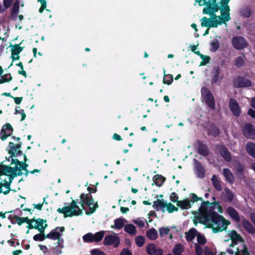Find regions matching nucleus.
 I'll list each match as a JSON object with an SVG mask.
<instances>
[{
  "instance_id": "obj_21",
  "label": "nucleus",
  "mask_w": 255,
  "mask_h": 255,
  "mask_svg": "<svg viewBox=\"0 0 255 255\" xmlns=\"http://www.w3.org/2000/svg\"><path fill=\"white\" fill-rule=\"evenodd\" d=\"M229 236L232 242L234 244H237L238 242L242 243L244 242V239L236 231L233 230L230 231Z\"/></svg>"
},
{
  "instance_id": "obj_55",
  "label": "nucleus",
  "mask_w": 255,
  "mask_h": 255,
  "mask_svg": "<svg viewBox=\"0 0 255 255\" xmlns=\"http://www.w3.org/2000/svg\"><path fill=\"white\" fill-rule=\"evenodd\" d=\"M201 58L202 59V61L200 63V66L206 65L207 64L210 62V61L211 60V58L210 56L204 55L202 56V57H201Z\"/></svg>"
},
{
  "instance_id": "obj_54",
  "label": "nucleus",
  "mask_w": 255,
  "mask_h": 255,
  "mask_svg": "<svg viewBox=\"0 0 255 255\" xmlns=\"http://www.w3.org/2000/svg\"><path fill=\"white\" fill-rule=\"evenodd\" d=\"M37 1L41 4V6L39 9V12L40 13H42L45 9L47 11H49V10L46 9L47 4L46 0H37Z\"/></svg>"
},
{
  "instance_id": "obj_24",
  "label": "nucleus",
  "mask_w": 255,
  "mask_h": 255,
  "mask_svg": "<svg viewBox=\"0 0 255 255\" xmlns=\"http://www.w3.org/2000/svg\"><path fill=\"white\" fill-rule=\"evenodd\" d=\"M207 133L209 135L216 137L220 134V130L215 125L211 124L207 128Z\"/></svg>"
},
{
  "instance_id": "obj_62",
  "label": "nucleus",
  "mask_w": 255,
  "mask_h": 255,
  "mask_svg": "<svg viewBox=\"0 0 255 255\" xmlns=\"http://www.w3.org/2000/svg\"><path fill=\"white\" fill-rule=\"evenodd\" d=\"M15 168V170L13 171V173L14 174V176H21L22 175L23 173L22 172V169H20L18 168V166H15L14 167Z\"/></svg>"
},
{
  "instance_id": "obj_39",
  "label": "nucleus",
  "mask_w": 255,
  "mask_h": 255,
  "mask_svg": "<svg viewBox=\"0 0 255 255\" xmlns=\"http://www.w3.org/2000/svg\"><path fill=\"white\" fill-rule=\"evenodd\" d=\"M197 230L192 228L189 230L188 232L186 234V239L187 242H191L194 239L196 236H197Z\"/></svg>"
},
{
  "instance_id": "obj_64",
  "label": "nucleus",
  "mask_w": 255,
  "mask_h": 255,
  "mask_svg": "<svg viewBox=\"0 0 255 255\" xmlns=\"http://www.w3.org/2000/svg\"><path fill=\"white\" fill-rule=\"evenodd\" d=\"M18 168L22 170H25L27 169L28 165L25 162L20 161L18 165Z\"/></svg>"
},
{
  "instance_id": "obj_42",
  "label": "nucleus",
  "mask_w": 255,
  "mask_h": 255,
  "mask_svg": "<svg viewBox=\"0 0 255 255\" xmlns=\"http://www.w3.org/2000/svg\"><path fill=\"white\" fill-rule=\"evenodd\" d=\"M105 235L104 231H101L96 233L95 234H93V242H99L103 238Z\"/></svg>"
},
{
  "instance_id": "obj_47",
  "label": "nucleus",
  "mask_w": 255,
  "mask_h": 255,
  "mask_svg": "<svg viewBox=\"0 0 255 255\" xmlns=\"http://www.w3.org/2000/svg\"><path fill=\"white\" fill-rule=\"evenodd\" d=\"M135 242L138 247H142L145 242V239L143 236H138L135 238Z\"/></svg>"
},
{
  "instance_id": "obj_7",
  "label": "nucleus",
  "mask_w": 255,
  "mask_h": 255,
  "mask_svg": "<svg viewBox=\"0 0 255 255\" xmlns=\"http://www.w3.org/2000/svg\"><path fill=\"white\" fill-rule=\"evenodd\" d=\"M232 43L233 47L237 50H241L246 47L248 43L244 37L236 36L233 37Z\"/></svg>"
},
{
  "instance_id": "obj_43",
  "label": "nucleus",
  "mask_w": 255,
  "mask_h": 255,
  "mask_svg": "<svg viewBox=\"0 0 255 255\" xmlns=\"http://www.w3.org/2000/svg\"><path fill=\"white\" fill-rule=\"evenodd\" d=\"M211 47L210 51L211 52H216L220 48V43L217 39H214L210 43Z\"/></svg>"
},
{
  "instance_id": "obj_61",
  "label": "nucleus",
  "mask_w": 255,
  "mask_h": 255,
  "mask_svg": "<svg viewBox=\"0 0 255 255\" xmlns=\"http://www.w3.org/2000/svg\"><path fill=\"white\" fill-rule=\"evenodd\" d=\"M91 253L92 255H106V254L104 252L97 249L92 250Z\"/></svg>"
},
{
  "instance_id": "obj_36",
  "label": "nucleus",
  "mask_w": 255,
  "mask_h": 255,
  "mask_svg": "<svg viewBox=\"0 0 255 255\" xmlns=\"http://www.w3.org/2000/svg\"><path fill=\"white\" fill-rule=\"evenodd\" d=\"M146 234L147 238L151 240H155L158 238L157 232L153 228L147 230Z\"/></svg>"
},
{
  "instance_id": "obj_18",
  "label": "nucleus",
  "mask_w": 255,
  "mask_h": 255,
  "mask_svg": "<svg viewBox=\"0 0 255 255\" xmlns=\"http://www.w3.org/2000/svg\"><path fill=\"white\" fill-rule=\"evenodd\" d=\"M8 219L10 220L12 224H14L16 222L19 226H21L23 223L30 222L28 217H19L17 216L9 215Z\"/></svg>"
},
{
  "instance_id": "obj_57",
  "label": "nucleus",
  "mask_w": 255,
  "mask_h": 255,
  "mask_svg": "<svg viewBox=\"0 0 255 255\" xmlns=\"http://www.w3.org/2000/svg\"><path fill=\"white\" fill-rule=\"evenodd\" d=\"M197 240L198 243L201 245H204L207 242L205 237L200 233L197 235Z\"/></svg>"
},
{
  "instance_id": "obj_9",
  "label": "nucleus",
  "mask_w": 255,
  "mask_h": 255,
  "mask_svg": "<svg viewBox=\"0 0 255 255\" xmlns=\"http://www.w3.org/2000/svg\"><path fill=\"white\" fill-rule=\"evenodd\" d=\"M13 131V128L11 125L9 124H6L3 125L0 132V138L2 140H5L7 137L10 136Z\"/></svg>"
},
{
  "instance_id": "obj_27",
  "label": "nucleus",
  "mask_w": 255,
  "mask_h": 255,
  "mask_svg": "<svg viewBox=\"0 0 255 255\" xmlns=\"http://www.w3.org/2000/svg\"><path fill=\"white\" fill-rule=\"evenodd\" d=\"M34 222L36 223L35 226L37 227L36 229L39 231H41L42 229L41 228H43V231H45V229L48 227L47 224H44L46 223V220L41 218L35 219Z\"/></svg>"
},
{
  "instance_id": "obj_46",
  "label": "nucleus",
  "mask_w": 255,
  "mask_h": 255,
  "mask_svg": "<svg viewBox=\"0 0 255 255\" xmlns=\"http://www.w3.org/2000/svg\"><path fill=\"white\" fill-rule=\"evenodd\" d=\"M173 77L171 74L164 75L163 79V83L164 84L170 85L173 82Z\"/></svg>"
},
{
  "instance_id": "obj_51",
  "label": "nucleus",
  "mask_w": 255,
  "mask_h": 255,
  "mask_svg": "<svg viewBox=\"0 0 255 255\" xmlns=\"http://www.w3.org/2000/svg\"><path fill=\"white\" fill-rule=\"evenodd\" d=\"M93 234L89 233L83 236V240L86 243H93Z\"/></svg>"
},
{
  "instance_id": "obj_58",
  "label": "nucleus",
  "mask_w": 255,
  "mask_h": 255,
  "mask_svg": "<svg viewBox=\"0 0 255 255\" xmlns=\"http://www.w3.org/2000/svg\"><path fill=\"white\" fill-rule=\"evenodd\" d=\"M191 199L190 200V203H194L195 202H197L198 201H203V198L202 197H199L195 193H191Z\"/></svg>"
},
{
  "instance_id": "obj_53",
  "label": "nucleus",
  "mask_w": 255,
  "mask_h": 255,
  "mask_svg": "<svg viewBox=\"0 0 255 255\" xmlns=\"http://www.w3.org/2000/svg\"><path fill=\"white\" fill-rule=\"evenodd\" d=\"M159 235L161 237H163L165 235L169 234L170 232V229L167 227L166 228L161 227L159 229Z\"/></svg>"
},
{
  "instance_id": "obj_5",
  "label": "nucleus",
  "mask_w": 255,
  "mask_h": 255,
  "mask_svg": "<svg viewBox=\"0 0 255 255\" xmlns=\"http://www.w3.org/2000/svg\"><path fill=\"white\" fill-rule=\"evenodd\" d=\"M230 8L229 6H221L220 9L221 15L218 16V22L219 25L226 23L231 19L230 16Z\"/></svg>"
},
{
  "instance_id": "obj_30",
  "label": "nucleus",
  "mask_w": 255,
  "mask_h": 255,
  "mask_svg": "<svg viewBox=\"0 0 255 255\" xmlns=\"http://www.w3.org/2000/svg\"><path fill=\"white\" fill-rule=\"evenodd\" d=\"M22 42L20 44H15L14 45L10 44L9 47H11V55H15L19 54V53L23 50L24 48V47H21L20 46Z\"/></svg>"
},
{
  "instance_id": "obj_2",
  "label": "nucleus",
  "mask_w": 255,
  "mask_h": 255,
  "mask_svg": "<svg viewBox=\"0 0 255 255\" xmlns=\"http://www.w3.org/2000/svg\"><path fill=\"white\" fill-rule=\"evenodd\" d=\"M77 201V200H72L69 206H65L62 208H58L57 211L59 213L64 214V218L82 215V209L78 206Z\"/></svg>"
},
{
  "instance_id": "obj_8",
  "label": "nucleus",
  "mask_w": 255,
  "mask_h": 255,
  "mask_svg": "<svg viewBox=\"0 0 255 255\" xmlns=\"http://www.w3.org/2000/svg\"><path fill=\"white\" fill-rule=\"evenodd\" d=\"M234 84L237 88H246L252 86V82L250 80L241 76H238L236 78Z\"/></svg>"
},
{
  "instance_id": "obj_37",
  "label": "nucleus",
  "mask_w": 255,
  "mask_h": 255,
  "mask_svg": "<svg viewBox=\"0 0 255 255\" xmlns=\"http://www.w3.org/2000/svg\"><path fill=\"white\" fill-rule=\"evenodd\" d=\"M252 14V11L250 7L246 6L240 10V15L243 17L249 18L251 16Z\"/></svg>"
},
{
  "instance_id": "obj_28",
  "label": "nucleus",
  "mask_w": 255,
  "mask_h": 255,
  "mask_svg": "<svg viewBox=\"0 0 255 255\" xmlns=\"http://www.w3.org/2000/svg\"><path fill=\"white\" fill-rule=\"evenodd\" d=\"M177 206L182 210H187L191 208V204L188 198L177 202Z\"/></svg>"
},
{
  "instance_id": "obj_16",
  "label": "nucleus",
  "mask_w": 255,
  "mask_h": 255,
  "mask_svg": "<svg viewBox=\"0 0 255 255\" xmlns=\"http://www.w3.org/2000/svg\"><path fill=\"white\" fill-rule=\"evenodd\" d=\"M234 167L236 169V174L238 177L243 179L245 178L244 170L245 167L239 161L236 160L234 162Z\"/></svg>"
},
{
  "instance_id": "obj_33",
  "label": "nucleus",
  "mask_w": 255,
  "mask_h": 255,
  "mask_svg": "<svg viewBox=\"0 0 255 255\" xmlns=\"http://www.w3.org/2000/svg\"><path fill=\"white\" fill-rule=\"evenodd\" d=\"M223 175L226 180L229 183L232 184L234 182V177L233 173L229 168H224L223 169Z\"/></svg>"
},
{
  "instance_id": "obj_59",
  "label": "nucleus",
  "mask_w": 255,
  "mask_h": 255,
  "mask_svg": "<svg viewBox=\"0 0 255 255\" xmlns=\"http://www.w3.org/2000/svg\"><path fill=\"white\" fill-rule=\"evenodd\" d=\"M178 195L175 192H172L170 196V200L173 203L179 202Z\"/></svg>"
},
{
  "instance_id": "obj_44",
  "label": "nucleus",
  "mask_w": 255,
  "mask_h": 255,
  "mask_svg": "<svg viewBox=\"0 0 255 255\" xmlns=\"http://www.w3.org/2000/svg\"><path fill=\"white\" fill-rule=\"evenodd\" d=\"M19 2L16 0L13 4L11 9V15L12 16H16L19 12Z\"/></svg>"
},
{
  "instance_id": "obj_38",
  "label": "nucleus",
  "mask_w": 255,
  "mask_h": 255,
  "mask_svg": "<svg viewBox=\"0 0 255 255\" xmlns=\"http://www.w3.org/2000/svg\"><path fill=\"white\" fill-rule=\"evenodd\" d=\"M124 231L131 236L135 235L136 233L135 227L131 224L126 225L124 226Z\"/></svg>"
},
{
  "instance_id": "obj_52",
  "label": "nucleus",
  "mask_w": 255,
  "mask_h": 255,
  "mask_svg": "<svg viewBox=\"0 0 255 255\" xmlns=\"http://www.w3.org/2000/svg\"><path fill=\"white\" fill-rule=\"evenodd\" d=\"M166 210L169 213H172L175 211H178V208L175 207L171 203H167Z\"/></svg>"
},
{
  "instance_id": "obj_22",
  "label": "nucleus",
  "mask_w": 255,
  "mask_h": 255,
  "mask_svg": "<svg viewBox=\"0 0 255 255\" xmlns=\"http://www.w3.org/2000/svg\"><path fill=\"white\" fill-rule=\"evenodd\" d=\"M15 168L11 167V166L3 165V162L0 163V176L1 175H8V173L11 174L13 173V171L15 170Z\"/></svg>"
},
{
  "instance_id": "obj_41",
  "label": "nucleus",
  "mask_w": 255,
  "mask_h": 255,
  "mask_svg": "<svg viewBox=\"0 0 255 255\" xmlns=\"http://www.w3.org/2000/svg\"><path fill=\"white\" fill-rule=\"evenodd\" d=\"M42 229L41 231H39V233L33 236V240L35 241L38 242V241H43L45 239H46V237H45L46 235L44 234V231H43V228H41Z\"/></svg>"
},
{
  "instance_id": "obj_19",
  "label": "nucleus",
  "mask_w": 255,
  "mask_h": 255,
  "mask_svg": "<svg viewBox=\"0 0 255 255\" xmlns=\"http://www.w3.org/2000/svg\"><path fill=\"white\" fill-rule=\"evenodd\" d=\"M227 213L236 222L239 223L241 221V218L238 211L232 207H229L227 209Z\"/></svg>"
},
{
  "instance_id": "obj_11",
  "label": "nucleus",
  "mask_w": 255,
  "mask_h": 255,
  "mask_svg": "<svg viewBox=\"0 0 255 255\" xmlns=\"http://www.w3.org/2000/svg\"><path fill=\"white\" fill-rule=\"evenodd\" d=\"M229 107L232 114L236 117H239L241 110L238 102L233 98H230L229 101Z\"/></svg>"
},
{
  "instance_id": "obj_35",
  "label": "nucleus",
  "mask_w": 255,
  "mask_h": 255,
  "mask_svg": "<svg viewBox=\"0 0 255 255\" xmlns=\"http://www.w3.org/2000/svg\"><path fill=\"white\" fill-rule=\"evenodd\" d=\"M247 152L253 157L255 158V143L248 142L246 144Z\"/></svg>"
},
{
  "instance_id": "obj_29",
  "label": "nucleus",
  "mask_w": 255,
  "mask_h": 255,
  "mask_svg": "<svg viewBox=\"0 0 255 255\" xmlns=\"http://www.w3.org/2000/svg\"><path fill=\"white\" fill-rule=\"evenodd\" d=\"M10 184L8 182H7L6 180H4V183H0V193H3L4 195H7L9 193L10 189Z\"/></svg>"
},
{
  "instance_id": "obj_4",
  "label": "nucleus",
  "mask_w": 255,
  "mask_h": 255,
  "mask_svg": "<svg viewBox=\"0 0 255 255\" xmlns=\"http://www.w3.org/2000/svg\"><path fill=\"white\" fill-rule=\"evenodd\" d=\"M201 97L205 102L212 110L215 109V101L214 97L211 91L206 87H202L201 89Z\"/></svg>"
},
{
  "instance_id": "obj_12",
  "label": "nucleus",
  "mask_w": 255,
  "mask_h": 255,
  "mask_svg": "<svg viewBox=\"0 0 255 255\" xmlns=\"http://www.w3.org/2000/svg\"><path fill=\"white\" fill-rule=\"evenodd\" d=\"M120 243L119 237L112 235H107L104 240L103 244L105 246L112 245L117 248Z\"/></svg>"
},
{
  "instance_id": "obj_40",
  "label": "nucleus",
  "mask_w": 255,
  "mask_h": 255,
  "mask_svg": "<svg viewBox=\"0 0 255 255\" xmlns=\"http://www.w3.org/2000/svg\"><path fill=\"white\" fill-rule=\"evenodd\" d=\"M225 200L228 202H232L234 200V195L233 192L228 188L225 189Z\"/></svg>"
},
{
  "instance_id": "obj_50",
  "label": "nucleus",
  "mask_w": 255,
  "mask_h": 255,
  "mask_svg": "<svg viewBox=\"0 0 255 255\" xmlns=\"http://www.w3.org/2000/svg\"><path fill=\"white\" fill-rule=\"evenodd\" d=\"M245 65V60L242 57H238L235 59V66L237 67L241 68Z\"/></svg>"
},
{
  "instance_id": "obj_31",
  "label": "nucleus",
  "mask_w": 255,
  "mask_h": 255,
  "mask_svg": "<svg viewBox=\"0 0 255 255\" xmlns=\"http://www.w3.org/2000/svg\"><path fill=\"white\" fill-rule=\"evenodd\" d=\"M127 222V220L124 218H117L114 221V225H112V228L120 230L124 226L125 223Z\"/></svg>"
},
{
  "instance_id": "obj_13",
  "label": "nucleus",
  "mask_w": 255,
  "mask_h": 255,
  "mask_svg": "<svg viewBox=\"0 0 255 255\" xmlns=\"http://www.w3.org/2000/svg\"><path fill=\"white\" fill-rule=\"evenodd\" d=\"M194 169L197 176L199 178H204L205 177L206 170L202 163L198 160L194 159Z\"/></svg>"
},
{
  "instance_id": "obj_23",
  "label": "nucleus",
  "mask_w": 255,
  "mask_h": 255,
  "mask_svg": "<svg viewBox=\"0 0 255 255\" xmlns=\"http://www.w3.org/2000/svg\"><path fill=\"white\" fill-rule=\"evenodd\" d=\"M220 153L226 161L230 162L231 161V154L225 146H222L220 148Z\"/></svg>"
},
{
  "instance_id": "obj_49",
  "label": "nucleus",
  "mask_w": 255,
  "mask_h": 255,
  "mask_svg": "<svg viewBox=\"0 0 255 255\" xmlns=\"http://www.w3.org/2000/svg\"><path fill=\"white\" fill-rule=\"evenodd\" d=\"M156 249L154 244H149L146 247V252L149 255H153Z\"/></svg>"
},
{
  "instance_id": "obj_3",
  "label": "nucleus",
  "mask_w": 255,
  "mask_h": 255,
  "mask_svg": "<svg viewBox=\"0 0 255 255\" xmlns=\"http://www.w3.org/2000/svg\"><path fill=\"white\" fill-rule=\"evenodd\" d=\"M79 204L81 205H86L89 207V211H86L88 215H91L95 212L99 208L98 202L94 203V199L91 194L82 193L80 196Z\"/></svg>"
},
{
  "instance_id": "obj_32",
  "label": "nucleus",
  "mask_w": 255,
  "mask_h": 255,
  "mask_svg": "<svg viewBox=\"0 0 255 255\" xmlns=\"http://www.w3.org/2000/svg\"><path fill=\"white\" fill-rule=\"evenodd\" d=\"M211 180L214 188L218 191H221L223 189L220 180L218 179L217 176L215 175H213Z\"/></svg>"
},
{
  "instance_id": "obj_14",
  "label": "nucleus",
  "mask_w": 255,
  "mask_h": 255,
  "mask_svg": "<svg viewBox=\"0 0 255 255\" xmlns=\"http://www.w3.org/2000/svg\"><path fill=\"white\" fill-rule=\"evenodd\" d=\"M201 26L208 28L217 27L219 25L218 19H211L206 16L203 17L201 19Z\"/></svg>"
},
{
  "instance_id": "obj_10",
  "label": "nucleus",
  "mask_w": 255,
  "mask_h": 255,
  "mask_svg": "<svg viewBox=\"0 0 255 255\" xmlns=\"http://www.w3.org/2000/svg\"><path fill=\"white\" fill-rule=\"evenodd\" d=\"M64 231L65 228L64 227H57L47 234L45 237L52 240H59L60 241L61 235L59 232H63Z\"/></svg>"
},
{
  "instance_id": "obj_56",
  "label": "nucleus",
  "mask_w": 255,
  "mask_h": 255,
  "mask_svg": "<svg viewBox=\"0 0 255 255\" xmlns=\"http://www.w3.org/2000/svg\"><path fill=\"white\" fill-rule=\"evenodd\" d=\"M214 4L211 7L210 9L209 10V12L208 13L210 12L211 10L216 12L219 11V10H220L221 8V5L219 6L217 2V0H214Z\"/></svg>"
},
{
  "instance_id": "obj_17",
  "label": "nucleus",
  "mask_w": 255,
  "mask_h": 255,
  "mask_svg": "<svg viewBox=\"0 0 255 255\" xmlns=\"http://www.w3.org/2000/svg\"><path fill=\"white\" fill-rule=\"evenodd\" d=\"M197 152L203 156H207L209 154V149L207 146L200 140H197Z\"/></svg>"
},
{
  "instance_id": "obj_48",
  "label": "nucleus",
  "mask_w": 255,
  "mask_h": 255,
  "mask_svg": "<svg viewBox=\"0 0 255 255\" xmlns=\"http://www.w3.org/2000/svg\"><path fill=\"white\" fill-rule=\"evenodd\" d=\"M214 0H206V6L204 7L203 9V13H206L209 12V10L210 9L211 7L214 4Z\"/></svg>"
},
{
  "instance_id": "obj_45",
  "label": "nucleus",
  "mask_w": 255,
  "mask_h": 255,
  "mask_svg": "<svg viewBox=\"0 0 255 255\" xmlns=\"http://www.w3.org/2000/svg\"><path fill=\"white\" fill-rule=\"evenodd\" d=\"M183 252V247L181 244H176L172 250V252L174 255L181 254V253Z\"/></svg>"
},
{
  "instance_id": "obj_1",
  "label": "nucleus",
  "mask_w": 255,
  "mask_h": 255,
  "mask_svg": "<svg viewBox=\"0 0 255 255\" xmlns=\"http://www.w3.org/2000/svg\"><path fill=\"white\" fill-rule=\"evenodd\" d=\"M218 202H210L209 201H203L200 209L199 222L212 229L214 233L226 231L230 222L215 212V207Z\"/></svg>"
},
{
  "instance_id": "obj_6",
  "label": "nucleus",
  "mask_w": 255,
  "mask_h": 255,
  "mask_svg": "<svg viewBox=\"0 0 255 255\" xmlns=\"http://www.w3.org/2000/svg\"><path fill=\"white\" fill-rule=\"evenodd\" d=\"M242 132L246 138L255 139V127L252 124L246 123L242 128Z\"/></svg>"
},
{
  "instance_id": "obj_25",
  "label": "nucleus",
  "mask_w": 255,
  "mask_h": 255,
  "mask_svg": "<svg viewBox=\"0 0 255 255\" xmlns=\"http://www.w3.org/2000/svg\"><path fill=\"white\" fill-rule=\"evenodd\" d=\"M167 206V203L163 200L157 199L153 202V207L155 208L157 211L161 210L162 212H164V208Z\"/></svg>"
},
{
  "instance_id": "obj_20",
  "label": "nucleus",
  "mask_w": 255,
  "mask_h": 255,
  "mask_svg": "<svg viewBox=\"0 0 255 255\" xmlns=\"http://www.w3.org/2000/svg\"><path fill=\"white\" fill-rule=\"evenodd\" d=\"M242 224L244 229L250 234H255V228L254 226L248 220L243 218Z\"/></svg>"
},
{
  "instance_id": "obj_63",
  "label": "nucleus",
  "mask_w": 255,
  "mask_h": 255,
  "mask_svg": "<svg viewBox=\"0 0 255 255\" xmlns=\"http://www.w3.org/2000/svg\"><path fill=\"white\" fill-rule=\"evenodd\" d=\"M195 252L197 255H202L203 250L201 246L198 244L195 245Z\"/></svg>"
},
{
  "instance_id": "obj_34",
  "label": "nucleus",
  "mask_w": 255,
  "mask_h": 255,
  "mask_svg": "<svg viewBox=\"0 0 255 255\" xmlns=\"http://www.w3.org/2000/svg\"><path fill=\"white\" fill-rule=\"evenodd\" d=\"M153 180L158 187H161L166 180V178L160 174H156L153 176Z\"/></svg>"
},
{
  "instance_id": "obj_15",
  "label": "nucleus",
  "mask_w": 255,
  "mask_h": 255,
  "mask_svg": "<svg viewBox=\"0 0 255 255\" xmlns=\"http://www.w3.org/2000/svg\"><path fill=\"white\" fill-rule=\"evenodd\" d=\"M22 143L19 142L18 143L14 144L12 142H9L8 145V147L6 149L8 154H10V157L12 158L15 157V153L14 151L19 150L21 148Z\"/></svg>"
},
{
  "instance_id": "obj_26",
  "label": "nucleus",
  "mask_w": 255,
  "mask_h": 255,
  "mask_svg": "<svg viewBox=\"0 0 255 255\" xmlns=\"http://www.w3.org/2000/svg\"><path fill=\"white\" fill-rule=\"evenodd\" d=\"M213 76L211 79V83L212 84H216L217 83L220 79H222V77L220 78V69L218 66L214 67L213 68Z\"/></svg>"
},
{
  "instance_id": "obj_60",
  "label": "nucleus",
  "mask_w": 255,
  "mask_h": 255,
  "mask_svg": "<svg viewBox=\"0 0 255 255\" xmlns=\"http://www.w3.org/2000/svg\"><path fill=\"white\" fill-rule=\"evenodd\" d=\"M29 220H30L31 221L30 222H26V223L28 224V225L26 226V227L27 228H28L29 230L32 229H36V227H37L35 226V225H32V223L35 222V218H34V217L32 219H29Z\"/></svg>"
}]
</instances>
